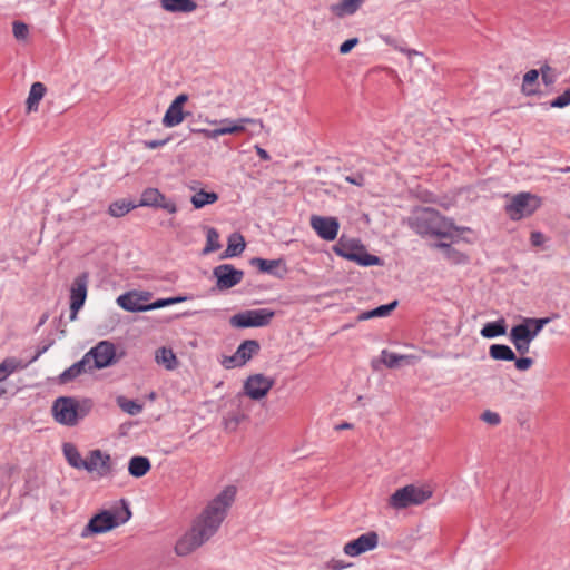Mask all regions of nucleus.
<instances>
[{
	"mask_svg": "<svg viewBox=\"0 0 570 570\" xmlns=\"http://www.w3.org/2000/svg\"><path fill=\"white\" fill-rule=\"evenodd\" d=\"M125 517L118 518L117 513L109 510H104L97 514H95L88 522V524L83 528L81 532V538H89L94 534H101L118 525L127 522L131 517V512L128 507H125Z\"/></svg>",
	"mask_w": 570,
	"mask_h": 570,
	"instance_id": "obj_7",
	"label": "nucleus"
},
{
	"mask_svg": "<svg viewBox=\"0 0 570 570\" xmlns=\"http://www.w3.org/2000/svg\"><path fill=\"white\" fill-rule=\"evenodd\" d=\"M47 88L42 82H33L31 85L26 105H27V111H37L39 107L40 100L46 95Z\"/></svg>",
	"mask_w": 570,
	"mask_h": 570,
	"instance_id": "obj_26",
	"label": "nucleus"
},
{
	"mask_svg": "<svg viewBox=\"0 0 570 570\" xmlns=\"http://www.w3.org/2000/svg\"><path fill=\"white\" fill-rule=\"evenodd\" d=\"M169 141V138L161 140H147L144 142L145 147L148 149H157L165 146Z\"/></svg>",
	"mask_w": 570,
	"mask_h": 570,
	"instance_id": "obj_50",
	"label": "nucleus"
},
{
	"mask_svg": "<svg viewBox=\"0 0 570 570\" xmlns=\"http://www.w3.org/2000/svg\"><path fill=\"white\" fill-rule=\"evenodd\" d=\"M4 381V379L2 377V374L0 373V382Z\"/></svg>",
	"mask_w": 570,
	"mask_h": 570,
	"instance_id": "obj_56",
	"label": "nucleus"
},
{
	"mask_svg": "<svg viewBox=\"0 0 570 570\" xmlns=\"http://www.w3.org/2000/svg\"><path fill=\"white\" fill-rule=\"evenodd\" d=\"M252 264L255 265L261 272L269 273L273 275L279 276L275 268L284 265L283 259H264V258H253Z\"/></svg>",
	"mask_w": 570,
	"mask_h": 570,
	"instance_id": "obj_38",
	"label": "nucleus"
},
{
	"mask_svg": "<svg viewBox=\"0 0 570 570\" xmlns=\"http://www.w3.org/2000/svg\"><path fill=\"white\" fill-rule=\"evenodd\" d=\"M413 360L414 356L412 355H399L386 351L382 353V362L390 368L396 367L401 362L411 364Z\"/></svg>",
	"mask_w": 570,
	"mask_h": 570,
	"instance_id": "obj_39",
	"label": "nucleus"
},
{
	"mask_svg": "<svg viewBox=\"0 0 570 570\" xmlns=\"http://www.w3.org/2000/svg\"><path fill=\"white\" fill-rule=\"evenodd\" d=\"M275 316V312L268 308L248 309L233 315L229 324L236 328L263 327L268 325Z\"/></svg>",
	"mask_w": 570,
	"mask_h": 570,
	"instance_id": "obj_11",
	"label": "nucleus"
},
{
	"mask_svg": "<svg viewBox=\"0 0 570 570\" xmlns=\"http://www.w3.org/2000/svg\"><path fill=\"white\" fill-rule=\"evenodd\" d=\"M274 379L264 374L249 375L244 382L243 389L245 395L254 401L264 399L274 386Z\"/></svg>",
	"mask_w": 570,
	"mask_h": 570,
	"instance_id": "obj_13",
	"label": "nucleus"
},
{
	"mask_svg": "<svg viewBox=\"0 0 570 570\" xmlns=\"http://www.w3.org/2000/svg\"><path fill=\"white\" fill-rule=\"evenodd\" d=\"M407 226L421 237L453 240L460 228L452 219L430 207H415L406 219Z\"/></svg>",
	"mask_w": 570,
	"mask_h": 570,
	"instance_id": "obj_3",
	"label": "nucleus"
},
{
	"mask_svg": "<svg viewBox=\"0 0 570 570\" xmlns=\"http://www.w3.org/2000/svg\"><path fill=\"white\" fill-rule=\"evenodd\" d=\"M92 371V366L89 365V357H82L81 361L75 363L69 368H67L61 375L60 380L63 383H67L73 379H76L81 373H86Z\"/></svg>",
	"mask_w": 570,
	"mask_h": 570,
	"instance_id": "obj_27",
	"label": "nucleus"
},
{
	"mask_svg": "<svg viewBox=\"0 0 570 570\" xmlns=\"http://www.w3.org/2000/svg\"><path fill=\"white\" fill-rule=\"evenodd\" d=\"M184 298H181V297L157 299L156 302H154L149 305H145V311L158 309V308H161L165 306H169V305L179 303Z\"/></svg>",
	"mask_w": 570,
	"mask_h": 570,
	"instance_id": "obj_44",
	"label": "nucleus"
},
{
	"mask_svg": "<svg viewBox=\"0 0 570 570\" xmlns=\"http://www.w3.org/2000/svg\"><path fill=\"white\" fill-rule=\"evenodd\" d=\"M259 351V344L257 341L247 340L244 341L236 350L234 355L226 357L223 361V365L226 368H233L236 366L245 365L254 355Z\"/></svg>",
	"mask_w": 570,
	"mask_h": 570,
	"instance_id": "obj_19",
	"label": "nucleus"
},
{
	"mask_svg": "<svg viewBox=\"0 0 570 570\" xmlns=\"http://www.w3.org/2000/svg\"><path fill=\"white\" fill-rule=\"evenodd\" d=\"M309 225L320 238L327 242L336 239L340 230L337 218L331 216L312 215Z\"/></svg>",
	"mask_w": 570,
	"mask_h": 570,
	"instance_id": "obj_16",
	"label": "nucleus"
},
{
	"mask_svg": "<svg viewBox=\"0 0 570 570\" xmlns=\"http://www.w3.org/2000/svg\"><path fill=\"white\" fill-rule=\"evenodd\" d=\"M346 180L348 183L357 185V186H363V184H364V178L361 175H358L357 177H350V176H347Z\"/></svg>",
	"mask_w": 570,
	"mask_h": 570,
	"instance_id": "obj_53",
	"label": "nucleus"
},
{
	"mask_svg": "<svg viewBox=\"0 0 570 570\" xmlns=\"http://www.w3.org/2000/svg\"><path fill=\"white\" fill-rule=\"evenodd\" d=\"M12 32L18 41H26L29 37V27L24 22L14 21Z\"/></svg>",
	"mask_w": 570,
	"mask_h": 570,
	"instance_id": "obj_43",
	"label": "nucleus"
},
{
	"mask_svg": "<svg viewBox=\"0 0 570 570\" xmlns=\"http://www.w3.org/2000/svg\"><path fill=\"white\" fill-rule=\"evenodd\" d=\"M365 0H340L330 7V11L336 18H344L354 14L363 4Z\"/></svg>",
	"mask_w": 570,
	"mask_h": 570,
	"instance_id": "obj_23",
	"label": "nucleus"
},
{
	"mask_svg": "<svg viewBox=\"0 0 570 570\" xmlns=\"http://www.w3.org/2000/svg\"><path fill=\"white\" fill-rule=\"evenodd\" d=\"M218 200V195L214 191H205L199 190L195 193L191 198L190 203L196 209L203 208L206 205L214 204Z\"/></svg>",
	"mask_w": 570,
	"mask_h": 570,
	"instance_id": "obj_34",
	"label": "nucleus"
},
{
	"mask_svg": "<svg viewBox=\"0 0 570 570\" xmlns=\"http://www.w3.org/2000/svg\"><path fill=\"white\" fill-rule=\"evenodd\" d=\"M551 69L549 67H546L541 70L542 73V80L546 85H550L553 82V77L550 75Z\"/></svg>",
	"mask_w": 570,
	"mask_h": 570,
	"instance_id": "obj_52",
	"label": "nucleus"
},
{
	"mask_svg": "<svg viewBox=\"0 0 570 570\" xmlns=\"http://www.w3.org/2000/svg\"><path fill=\"white\" fill-rule=\"evenodd\" d=\"M116 355L115 345L108 341H102L92 347L83 357H89V365L95 368L109 366Z\"/></svg>",
	"mask_w": 570,
	"mask_h": 570,
	"instance_id": "obj_15",
	"label": "nucleus"
},
{
	"mask_svg": "<svg viewBox=\"0 0 570 570\" xmlns=\"http://www.w3.org/2000/svg\"><path fill=\"white\" fill-rule=\"evenodd\" d=\"M117 404L124 412L130 415H137L142 411V406L140 404L124 396H119L117 399Z\"/></svg>",
	"mask_w": 570,
	"mask_h": 570,
	"instance_id": "obj_42",
	"label": "nucleus"
},
{
	"mask_svg": "<svg viewBox=\"0 0 570 570\" xmlns=\"http://www.w3.org/2000/svg\"><path fill=\"white\" fill-rule=\"evenodd\" d=\"M434 247L441 249L444 257L452 264H463L468 262L466 255L451 247V245L448 243L440 242L436 243Z\"/></svg>",
	"mask_w": 570,
	"mask_h": 570,
	"instance_id": "obj_30",
	"label": "nucleus"
},
{
	"mask_svg": "<svg viewBox=\"0 0 570 570\" xmlns=\"http://www.w3.org/2000/svg\"><path fill=\"white\" fill-rule=\"evenodd\" d=\"M134 208H136L135 204L121 199L111 203L109 205L108 213L114 217H122Z\"/></svg>",
	"mask_w": 570,
	"mask_h": 570,
	"instance_id": "obj_40",
	"label": "nucleus"
},
{
	"mask_svg": "<svg viewBox=\"0 0 570 570\" xmlns=\"http://www.w3.org/2000/svg\"><path fill=\"white\" fill-rule=\"evenodd\" d=\"M539 72L535 69L529 70L523 76L522 90L527 95H532L537 92Z\"/></svg>",
	"mask_w": 570,
	"mask_h": 570,
	"instance_id": "obj_41",
	"label": "nucleus"
},
{
	"mask_svg": "<svg viewBox=\"0 0 570 570\" xmlns=\"http://www.w3.org/2000/svg\"><path fill=\"white\" fill-rule=\"evenodd\" d=\"M432 497V491L425 485L407 484L397 489L387 500V505L394 510H403L412 505H421Z\"/></svg>",
	"mask_w": 570,
	"mask_h": 570,
	"instance_id": "obj_5",
	"label": "nucleus"
},
{
	"mask_svg": "<svg viewBox=\"0 0 570 570\" xmlns=\"http://www.w3.org/2000/svg\"><path fill=\"white\" fill-rule=\"evenodd\" d=\"M214 276L217 279V287L220 291L229 289L239 284L244 277V272L236 269L230 264L218 265L213 271Z\"/></svg>",
	"mask_w": 570,
	"mask_h": 570,
	"instance_id": "obj_20",
	"label": "nucleus"
},
{
	"mask_svg": "<svg viewBox=\"0 0 570 570\" xmlns=\"http://www.w3.org/2000/svg\"><path fill=\"white\" fill-rule=\"evenodd\" d=\"M187 100L188 96L186 94H180L171 101L163 117V125L165 127L171 128L184 121L185 114L183 108Z\"/></svg>",
	"mask_w": 570,
	"mask_h": 570,
	"instance_id": "obj_21",
	"label": "nucleus"
},
{
	"mask_svg": "<svg viewBox=\"0 0 570 570\" xmlns=\"http://www.w3.org/2000/svg\"><path fill=\"white\" fill-rule=\"evenodd\" d=\"M88 275L86 273L78 275L70 288V320L75 321L78 312L83 306L87 298Z\"/></svg>",
	"mask_w": 570,
	"mask_h": 570,
	"instance_id": "obj_17",
	"label": "nucleus"
},
{
	"mask_svg": "<svg viewBox=\"0 0 570 570\" xmlns=\"http://www.w3.org/2000/svg\"><path fill=\"white\" fill-rule=\"evenodd\" d=\"M155 361L166 370L173 371L178 366V360L171 348L160 347L155 353Z\"/></svg>",
	"mask_w": 570,
	"mask_h": 570,
	"instance_id": "obj_28",
	"label": "nucleus"
},
{
	"mask_svg": "<svg viewBox=\"0 0 570 570\" xmlns=\"http://www.w3.org/2000/svg\"><path fill=\"white\" fill-rule=\"evenodd\" d=\"M570 104V88L551 101L553 108H564Z\"/></svg>",
	"mask_w": 570,
	"mask_h": 570,
	"instance_id": "obj_47",
	"label": "nucleus"
},
{
	"mask_svg": "<svg viewBox=\"0 0 570 570\" xmlns=\"http://www.w3.org/2000/svg\"><path fill=\"white\" fill-rule=\"evenodd\" d=\"M139 206L161 208L169 214L177 213V205L173 199L167 198L157 188H147L142 191Z\"/></svg>",
	"mask_w": 570,
	"mask_h": 570,
	"instance_id": "obj_18",
	"label": "nucleus"
},
{
	"mask_svg": "<svg viewBox=\"0 0 570 570\" xmlns=\"http://www.w3.org/2000/svg\"><path fill=\"white\" fill-rule=\"evenodd\" d=\"M481 335L485 338H493L497 336L504 335L507 333V324L504 318H500L495 322L487 323L482 330Z\"/></svg>",
	"mask_w": 570,
	"mask_h": 570,
	"instance_id": "obj_31",
	"label": "nucleus"
},
{
	"mask_svg": "<svg viewBox=\"0 0 570 570\" xmlns=\"http://www.w3.org/2000/svg\"><path fill=\"white\" fill-rule=\"evenodd\" d=\"M351 566V563H347L342 559L331 558L323 564L322 570H344Z\"/></svg>",
	"mask_w": 570,
	"mask_h": 570,
	"instance_id": "obj_45",
	"label": "nucleus"
},
{
	"mask_svg": "<svg viewBox=\"0 0 570 570\" xmlns=\"http://www.w3.org/2000/svg\"><path fill=\"white\" fill-rule=\"evenodd\" d=\"M150 469V461L146 456H132L128 462V472L134 478H141L146 475Z\"/></svg>",
	"mask_w": 570,
	"mask_h": 570,
	"instance_id": "obj_25",
	"label": "nucleus"
},
{
	"mask_svg": "<svg viewBox=\"0 0 570 570\" xmlns=\"http://www.w3.org/2000/svg\"><path fill=\"white\" fill-rule=\"evenodd\" d=\"M27 366L21 360L17 357H7L0 363V373L6 380L9 375L18 370H22Z\"/></svg>",
	"mask_w": 570,
	"mask_h": 570,
	"instance_id": "obj_37",
	"label": "nucleus"
},
{
	"mask_svg": "<svg viewBox=\"0 0 570 570\" xmlns=\"http://www.w3.org/2000/svg\"><path fill=\"white\" fill-rule=\"evenodd\" d=\"M245 249V240L244 237L234 233L228 237L227 248L224 253V257H235L238 256Z\"/></svg>",
	"mask_w": 570,
	"mask_h": 570,
	"instance_id": "obj_32",
	"label": "nucleus"
},
{
	"mask_svg": "<svg viewBox=\"0 0 570 570\" xmlns=\"http://www.w3.org/2000/svg\"><path fill=\"white\" fill-rule=\"evenodd\" d=\"M236 488L226 487L203 511L183 538H180L175 551L178 556H187L213 537L223 522L228 508L235 500Z\"/></svg>",
	"mask_w": 570,
	"mask_h": 570,
	"instance_id": "obj_2",
	"label": "nucleus"
},
{
	"mask_svg": "<svg viewBox=\"0 0 570 570\" xmlns=\"http://www.w3.org/2000/svg\"><path fill=\"white\" fill-rule=\"evenodd\" d=\"M515 368L519 371H528L533 365V360L531 357H520L513 360Z\"/></svg>",
	"mask_w": 570,
	"mask_h": 570,
	"instance_id": "obj_48",
	"label": "nucleus"
},
{
	"mask_svg": "<svg viewBox=\"0 0 570 570\" xmlns=\"http://www.w3.org/2000/svg\"><path fill=\"white\" fill-rule=\"evenodd\" d=\"M81 470L88 473H96L99 478L107 476L112 470L111 456L99 450L88 452Z\"/></svg>",
	"mask_w": 570,
	"mask_h": 570,
	"instance_id": "obj_12",
	"label": "nucleus"
},
{
	"mask_svg": "<svg viewBox=\"0 0 570 570\" xmlns=\"http://www.w3.org/2000/svg\"><path fill=\"white\" fill-rule=\"evenodd\" d=\"M548 323L549 318L525 317L511 328L509 338L520 355L530 352L531 343Z\"/></svg>",
	"mask_w": 570,
	"mask_h": 570,
	"instance_id": "obj_4",
	"label": "nucleus"
},
{
	"mask_svg": "<svg viewBox=\"0 0 570 570\" xmlns=\"http://www.w3.org/2000/svg\"><path fill=\"white\" fill-rule=\"evenodd\" d=\"M209 125H219V127L215 128L214 130H207V129H198L197 132L203 134L205 137L210 139H216L220 136L225 135H238L246 130L247 125H254L258 126L261 129L264 128V124L261 119L255 118H248L243 117L238 119H229L225 118L222 120L216 119H206L205 120Z\"/></svg>",
	"mask_w": 570,
	"mask_h": 570,
	"instance_id": "obj_6",
	"label": "nucleus"
},
{
	"mask_svg": "<svg viewBox=\"0 0 570 570\" xmlns=\"http://www.w3.org/2000/svg\"><path fill=\"white\" fill-rule=\"evenodd\" d=\"M481 420L491 426H498L501 423L500 414L491 410L484 411L481 414Z\"/></svg>",
	"mask_w": 570,
	"mask_h": 570,
	"instance_id": "obj_46",
	"label": "nucleus"
},
{
	"mask_svg": "<svg viewBox=\"0 0 570 570\" xmlns=\"http://www.w3.org/2000/svg\"><path fill=\"white\" fill-rule=\"evenodd\" d=\"M236 488L226 487L203 511L183 538H180L175 551L178 556H187L213 537L223 522L228 508L235 500Z\"/></svg>",
	"mask_w": 570,
	"mask_h": 570,
	"instance_id": "obj_1",
	"label": "nucleus"
},
{
	"mask_svg": "<svg viewBox=\"0 0 570 570\" xmlns=\"http://www.w3.org/2000/svg\"><path fill=\"white\" fill-rule=\"evenodd\" d=\"M333 252L348 261L356 262L362 266L377 265L380 258L377 256L368 254L364 246L358 240L353 238H346L342 236L338 242L333 246Z\"/></svg>",
	"mask_w": 570,
	"mask_h": 570,
	"instance_id": "obj_8",
	"label": "nucleus"
},
{
	"mask_svg": "<svg viewBox=\"0 0 570 570\" xmlns=\"http://www.w3.org/2000/svg\"><path fill=\"white\" fill-rule=\"evenodd\" d=\"M145 299H147V297H144L136 292H129L120 295L117 298V304L128 312H142L145 311V305L142 304V301Z\"/></svg>",
	"mask_w": 570,
	"mask_h": 570,
	"instance_id": "obj_22",
	"label": "nucleus"
},
{
	"mask_svg": "<svg viewBox=\"0 0 570 570\" xmlns=\"http://www.w3.org/2000/svg\"><path fill=\"white\" fill-rule=\"evenodd\" d=\"M52 415L58 423L73 426L86 415V412L81 410L77 400L62 396L55 401Z\"/></svg>",
	"mask_w": 570,
	"mask_h": 570,
	"instance_id": "obj_9",
	"label": "nucleus"
},
{
	"mask_svg": "<svg viewBox=\"0 0 570 570\" xmlns=\"http://www.w3.org/2000/svg\"><path fill=\"white\" fill-rule=\"evenodd\" d=\"M206 245L203 248V255H208L220 248L219 234L214 227H205Z\"/></svg>",
	"mask_w": 570,
	"mask_h": 570,
	"instance_id": "obj_36",
	"label": "nucleus"
},
{
	"mask_svg": "<svg viewBox=\"0 0 570 570\" xmlns=\"http://www.w3.org/2000/svg\"><path fill=\"white\" fill-rule=\"evenodd\" d=\"M357 43H358L357 38L347 39L340 46V53L347 55L354 47L357 46Z\"/></svg>",
	"mask_w": 570,
	"mask_h": 570,
	"instance_id": "obj_49",
	"label": "nucleus"
},
{
	"mask_svg": "<svg viewBox=\"0 0 570 570\" xmlns=\"http://www.w3.org/2000/svg\"><path fill=\"white\" fill-rule=\"evenodd\" d=\"M540 205L541 200L538 196L530 193H520L505 205V212L512 220H519L532 215Z\"/></svg>",
	"mask_w": 570,
	"mask_h": 570,
	"instance_id": "obj_10",
	"label": "nucleus"
},
{
	"mask_svg": "<svg viewBox=\"0 0 570 570\" xmlns=\"http://www.w3.org/2000/svg\"><path fill=\"white\" fill-rule=\"evenodd\" d=\"M530 240L533 246H540L544 242V236L540 232H533L531 233Z\"/></svg>",
	"mask_w": 570,
	"mask_h": 570,
	"instance_id": "obj_51",
	"label": "nucleus"
},
{
	"mask_svg": "<svg viewBox=\"0 0 570 570\" xmlns=\"http://www.w3.org/2000/svg\"><path fill=\"white\" fill-rule=\"evenodd\" d=\"M161 8L168 12L189 13L197 9L194 0H160Z\"/></svg>",
	"mask_w": 570,
	"mask_h": 570,
	"instance_id": "obj_24",
	"label": "nucleus"
},
{
	"mask_svg": "<svg viewBox=\"0 0 570 570\" xmlns=\"http://www.w3.org/2000/svg\"><path fill=\"white\" fill-rule=\"evenodd\" d=\"M377 546L379 534L375 531H368L346 542L343 547V552L348 557L355 558L374 550Z\"/></svg>",
	"mask_w": 570,
	"mask_h": 570,
	"instance_id": "obj_14",
	"label": "nucleus"
},
{
	"mask_svg": "<svg viewBox=\"0 0 570 570\" xmlns=\"http://www.w3.org/2000/svg\"><path fill=\"white\" fill-rule=\"evenodd\" d=\"M351 428V424L348 423H342L341 425L337 426L338 430H344V429H350Z\"/></svg>",
	"mask_w": 570,
	"mask_h": 570,
	"instance_id": "obj_55",
	"label": "nucleus"
},
{
	"mask_svg": "<svg viewBox=\"0 0 570 570\" xmlns=\"http://www.w3.org/2000/svg\"><path fill=\"white\" fill-rule=\"evenodd\" d=\"M489 355L491 358L497 361H513L515 354L512 348L504 344H493L490 346Z\"/></svg>",
	"mask_w": 570,
	"mask_h": 570,
	"instance_id": "obj_33",
	"label": "nucleus"
},
{
	"mask_svg": "<svg viewBox=\"0 0 570 570\" xmlns=\"http://www.w3.org/2000/svg\"><path fill=\"white\" fill-rule=\"evenodd\" d=\"M62 453L70 466L81 470L85 459H82L79 450L73 443L66 442L62 444Z\"/></svg>",
	"mask_w": 570,
	"mask_h": 570,
	"instance_id": "obj_29",
	"label": "nucleus"
},
{
	"mask_svg": "<svg viewBox=\"0 0 570 570\" xmlns=\"http://www.w3.org/2000/svg\"><path fill=\"white\" fill-rule=\"evenodd\" d=\"M255 149H256V154L258 155V157L261 159L269 160L271 157H269L268 153L265 149H263V148H261L258 146H256Z\"/></svg>",
	"mask_w": 570,
	"mask_h": 570,
	"instance_id": "obj_54",
	"label": "nucleus"
},
{
	"mask_svg": "<svg viewBox=\"0 0 570 570\" xmlns=\"http://www.w3.org/2000/svg\"><path fill=\"white\" fill-rule=\"evenodd\" d=\"M396 301L386 305H381L374 309L361 313L357 318L358 321H366L374 317H385L396 307Z\"/></svg>",
	"mask_w": 570,
	"mask_h": 570,
	"instance_id": "obj_35",
	"label": "nucleus"
}]
</instances>
